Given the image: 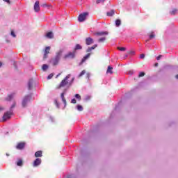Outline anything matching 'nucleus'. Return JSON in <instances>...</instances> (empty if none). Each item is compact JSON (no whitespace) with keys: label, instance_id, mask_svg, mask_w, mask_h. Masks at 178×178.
<instances>
[{"label":"nucleus","instance_id":"nucleus-1","mask_svg":"<svg viewBox=\"0 0 178 178\" xmlns=\"http://www.w3.org/2000/svg\"><path fill=\"white\" fill-rule=\"evenodd\" d=\"M15 106H16V103H14L11 107L9 111H7L4 113V115H3V122H6V120H8V119H10L12 115H13V110H12L13 108H15Z\"/></svg>","mask_w":178,"mask_h":178},{"label":"nucleus","instance_id":"nucleus-2","mask_svg":"<svg viewBox=\"0 0 178 178\" xmlns=\"http://www.w3.org/2000/svg\"><path fill=\"white\" fill-rule=\"evenodd\" d=\"M63 51L60 50L56 53V57L51 60V63L54 66H56L58 63H59V60H60V56H62Z\"/></svg>","mask_w":178,"mask_h":178},{"label":"nucleus","instance_id":"nucleus-3","mask_svg":"<svg viewBox=\"0 0 178 178\" xmlns=\"http://www.w3.org/2000/svg\"><path fill=\"white\" fill-rule=\"evenodd\" d=\"M76 56V51H70L68 52V54H65L64 56V59H74V58H75Z\"/></svg>","mask_w":178,"mask_h":178},{"label":"nucleus","instance_id":"nucleus-4","mask_svg":"<svg viewBox=\"0 0 178 178\" xmlns=\"http://www.w3.org/2000/svg\"><path fill=\"white\" fill-rule=\"evenodd\" d=\"M87 16H88V13H83L80 14L78 17V21L81 23L84 22V20L87 19Z\"/></svg>","mask_w":178,"mask_h":178},{"label":"nucleus","instance_id":"nucleus-5","mask_svg":"<svg viewBox=\"0 0 178 178\" xmlns=\"http://www.w3.org/2000/svg\"><path fill=\"white\" fill-rule=\"evenodd\" d=\"M31 99V95L26 96L22 101V106L24 108L27 106L29 102Z\"/></svg>","mask_w":178,"mask_h":178},{"label":"nucleus","instance_id":"nucleus-6","mask_svg":"<svg viewBox=\"0 0 178 178\" xmlns=\"http://www.w3.org/2000/svg\"><path fill=\"white\" fill-rule=\"evenodd\" d=\"M72 75L68 74L60 83V87H65V86H66V84H67V80H69V79H70V76Z\"/></svg>","mask_w":178,"mask_h":178},{"label":"nucleus","instance_id":"nucleus-7","mask_svg":"<svg viewBox=\"0 0 178 178\" xmlns=\"http://www.w3.org/2000/svg\"><path fill=\"white\" fill-rule=\"evenodd\" d=\"M33 9H34V11L36 13L40 12V10H41V8L40 7V1H36L35 2Z\"/></svg>","mask_w":178,"mask_h":178},{"label":"nucleus","instance_id":"nucleus-8","mask_svg":"<svg viewBox=\"0 0 178 178\" xmlns=\"http://www.w3.org/2000/svg\"><path fill=\"white\" fill-rule=\"evenodd\" d=\"M86 45H91V44H94V39L91 38H88L86 39Z\"/></svg>","mask_w":178,"mask_h":178},{"label":"nucleus","instance_id":"nucleus-9","mask_svg":"<svg viewBox=\"0 0 178 178\" xmlns=\"http://www.w3.org/2000/svg\"><path fill=\"white\" fill-rule=\"evenodd\" d=\"M39 165H41V159H36L33 162V166L34 168L39 166Z\"/></svg>","mask_w":178,"mask_h":178},{"label":"nucleus","instance_id":"nucleus-10","mask_svg":"<svg viewBox=\"0 0 178 178\" xmlns=\"http://www.w3.org/2000/svg\"><path fill=\"white\" fill-rule=\"evenodd\" d=\"M51 50L50 47H47L44 51V58H47L48 57V54H49V51Z\"/></svg>","mask_w":178,"mask_h":178},{"label":"nucleus","instance_id":"nucleus-11","mask_svg":"<svg viewBox=\"0 0 178 178\" xmlns=\"http://www.w3.org/2000/svg\"><path fill=\"white\" fill-rule=\"evenodd\" d=\"M24 145H26V143H18L17 145V149H23L24 148Z\"/></svg>","mask_w":178,"mask_h":178},{"label":"nucleus","instance_id":"nucleus-12","mask_svg":"<svg viewBox=\"0 0 178 178\" xmlns=\"http://www.w3.org/2000/svg\"><path fill=\"white\" fill-rule=\"evenodd\" d=\"M35 158H41L42 156V151H38L35 153Z\"/></svg>","mask_w":178,"mask_h":178},{"label":"nucleus","instance_id":"nucleus-13","mask_svg":"<svg viewBox=\"0 0 178 178\" xmlns=\"http://www.w3.org/2000/svg\"><path fill=\"white\" fill-rule=\"evenodd\" d=\"M91 56V53L88 54L86 56H85L81 60L82 63H84L85 60H87V59H88V58H90V56Z\"/></svg>","mask_w":178,"mask_h":178},{"label":"nucleus","instance_id":"nucleus-14","mask_svg":"<svg viewBox=\"0 0 178 178\" xmlns=\"http://www.w3.org/2000/svg\"><path fill=\"white\" fill-rule=\"evenodd\" d=\"M45 37H47V38H54V33L52 32H49L45 35Z\"/></svg>","mask_w":178,"mask_h":178},{"label":"nucleus","instance_id":"nucleus-15","mask_svg":"<svg viewBox=\"0 0 178 178\" xmlns=\"http://www.w3.org/2000/svg\"><path fill=\"white\" fill-rule=\"evenodd\" d=\"M28 88L29 90H31L33 88V79H30L28 82Z\"/></svg>","mask_w":178,"mask_h":178},{"label":"nucleus","instance_id":"nucleus-16","mask_svg":"<svg viewBox=\"0 0 178 178\" xmlns=\"http://www.w3.org/2000/svg\"><path fill=\"white\" fill-rule=\"evenodd\" d=\"M14 97H15V93H12L11 95H9L7 97L6 100L7 101H12V99H13Z\"/></svg>","mask_w":178,"mask_h":178},{"label":"nucleus","instance_id":"nucleus-17","mask_svg":"<svg viewBox=\"0 0 178 178\" xmlns=\"http://www.w3.org/2000/svg\"><path fill=\"white\" fill-rule=\"evenodd\" d=\"M97 47H98V44H95L94 46L89 47L86 52H91L92 51V49H95L97 48Z\"/></svg>","mask_w":178,"mask_h":178},{"label":"nucleus","instance_id":"nucleus-18","mask_svg":"<svg viewBox=\"0 0 178 178\" xmlns=\"http://www.w3.org/2000/svg\"><path fill=\"white\" fill-rule=\"evenodd\" d=\"M112 70H113V67H112V66L109 65L108 67L106 73H110V74H112V73H113V72Z\"/></svg>","mask_w":178,"mask_h":178},{"label":"nucleus","instance_id":"nucleus-19","mask_svg":"<svg viewBox=\"0 0 178 178\" xmlns=\"http://www.w3.org/2000/svg\"><path fill=\"white\" fill-rule=\"evenodd\" d=\"M61 99L63 104L66 106V99H65V92L61 93Z\"/></svg>","mask_w":178,"mask_h":178},{"label":"nucleus","instance_id":"nucleus-20","mask_svg":"<svg viewBox=\"0 0 178 178\" xmlns=\"http://www.w3.org/2000/svg\"><path fill=\"white\" fill-rule=\"evenodd\" d=\"M96 35H108V32H99L95 33Z\"/></svg>","mask_w":178,"mask_h":178},{"label":"nucleus","instance_id":"nucleus-21","mask_svg":"<svg viewBox=\"0 0 178 178\" xmlns=\"http://www.w3.org/2000/svg\"><path fill=\"white\" fill-rule=\"evenodd\" d=\"M113 15H115V10H113L107 12V16H113Z\"/></svg>","mask_w":178,"mask_h":178},{"label":"nucleus","instance_id":"nucleus-22","mask_svg":"<svg viewBox=\"0 0 178 178\" xmlns=\"http://www.w3.org/2000/svg\"><path fill=\"white\" fill-rule=\"evenodd\" d=\"M82 47L81 45H80L79 44H77L76 46H75V48H74V51L76 52V51L79 50V49H82Z\"/></svg>","mask_w":178,"mask_h":178},{"label":"nucleus","instance_id":"nucleus-23","mask_svg":"<svg viewBox=\"0 0 178 178\" xmlns=\"http://www.w3.org/2000/svg\"><path fill=\"white\" fill-rule=\"evenodd\" d=\"M76 109H77V111H79V112L83 111V106L79 105V104L77 105V106H76Z\"/></svg>","mask_w":178,"mask_h":178},{"label":"nucleus","instance_id":"nucleus-24","mask_svg":"<svg viewBox=\"0 0 178 178\" xmlns=\"http://www.w3.org/2000/svg\"><path fill=\"white\" fill-rule=\"evenodd\" d=\"M120 24H122V22L120 21V19H117L115 21V26H116V27H119V26H120Z\"/></svg>","mask_w":178,"mask_h":178},{"label":"nucleus","instance_id":"nucleus-25","mask_svg":"<svg viewBox=\"0 0 178 178\" xmlns=\"http://www.w3.org/2000/svg\"><path fill=\"white\" fill-rule=\"evenodd\" d=\"M42 71L45 72L48 69V65L47 64H44L42 67Z\"/></svg>","mask_w":178,"mask_h":178},{"label":"nucleus","instance_id":"nucleus-26","mask_svg":"<svg viewBox=\"0 0 178 178\" xmlns=\"http://www.w3.org/2000/svg\"><path fill=\"white\" fill-rule=\"evenodd\" d=\"M17 166H22V165H23V161H22V159L18 160V161L17 162Z\"/></svg>","mask_w":178,"mask_h":178},{"label":"nucleus","instance_id":"nucleus-27","mask_svg":"<svg viewBox=\"0 0 178 178\" xmlns=\"http://www.w3.org/2000/svg\"><path fill=\"white\" fill-rule=\"evenodd\" d=\"M178 10L177 9H173L171 12L170 14L171 15H176L177 13Z\"/></svg>","mask_w":178,"mask_h":178},{"label":"nucleus","instance_id":"nucleus-28","mask_svg":"<svg viewBox=\"0 0 178 178\" xmlns=\"http://www.w3.org/2000/svg\"><path fill=\"white\" fill-rule=\"evenodd\" d=\"M149 37L150 40H152V38H155V34H154V32H152Z\"/></svg>","mask_w":178,"mask_h":178},{"label":"nucleus","instance_id":"nucleus-29","mask_svg":"<svg viewBox=\"0 0 178 178\" xmlns=\"http://www.w3.org/2000/svg\"><path fill=\"white\" fill-rule=\"evenodd\" d=\"M86 74V70H83L79 75V77H81V76H84Z\"/></svg>","mask_w":178,"mask_h":178},{"label":"nucleus","instance_id":"nucleus-30","mask_svg":"<svg viewBox=\"0 0 178 178\" xmlns=\"http://www.w3.org/2000/svg\"><path fill=\"white\" fill-rule=\"evenodd\" d=\"M75 98H76V99H79L80 101V99H81V96H80V95L79 94H76Z\"/></svg>","mask_w":178,"mask_h":178},{"label":"nucleus","instance_id":"nucleus-31","mask_svg":"<svg viewBox=\"0 0 178 178\" xmlns=\"http://www.w3.org/2000/svg\"><path fill=\"white\" fill-rule=\"evenodd\" d=\"M105 40H106L105 38H101L100 39H99L98 42H104Z\"/></svg>","mask_w":178,"mask_h":178},{"label":"nucleus","instance_id":"nucleus-32","mask_svg":"<svg viewBox=\"0 0 178 178\" xmlns=\"http://www.w3.org/2000/svg\"><path fill=\"white\" fill-rule=\"evenodd\" d=\"M52 77H54V74H50L47 76V80H51V79H52Z\"/></svg>","mask_w":178,"mask_h":178},{"label":"nucleus","instance_id":"nucleus-33","mask_svg":"<svg viewBox=\"0 0 178 178\" xmlns=\"http://www.w3.org/2000/svg\"><path fill=\"white\" fill-rule=\"evenodd\" d=\"M143 76H145V73H144V72H140V73H139V75H138V77H143Z\"/></svg>","mask_w":178,"mask_h":178},{"label":"nucleus","instance_id":"nucleus-34","mask_svg":"<svg viewBox=\"0 0 178 178\" xmlns=\"http://www.w3.org/2000/svg\"><path fill=\"white\" fill-rule=\"evenodd\" d=\"M118 49H119V51H126L125 47H118Z\"/></svg>","mask_w":178,"mask_h":178},{"label":"nucleus","instance_id":"nucleus-35","mask_svg":"<svg viewBox=\"0 0 178 178\" xmlns=\"http://www.w3.org/2000/svg\"><path fill=\"white\" fill-rule=\"evenodd\" d=\"M144 58H145V55L144 54H140V59H144Z\"/></svg>","mask_w":178,"mask_h":178},{"label":"nucleus","instance_id":"nucleus-36","mask_svg":"<svg viewBox=\"0 0 178 178\" xmlns=\"http://www.w3.org/2000/svg\"><path fill=\"white\" fill-rule=\"evenodd\" d=\"M54 102L56 104V107L59 108V103L58 102V100H55Z\"/></svg>","mask_w":178,"mask_h":178},{"label":"nucleus","instance_id":"nucleus-37","mask_svg":"<svg viewBox=\"0 0 178 178\" xmlns=\"http://www.w3.org/2000/svg\"><path fill=\"white\" fill-rule=\"evenodd\" d=\"M163 56H162V55H159V56H158L156 58V59L157 60H159L160 59H161V58H162Z\"/></svg>","mask_w":178,"mask_h":178},{"label":"nucleus","instance_id":"nucleus-38","mask_svg":"<svg viewBox=\"0 0 178 178\" xmlns=\"http://www.w3.org/2000/svg\"><path fill=\"white\" fill-rule=\"evenodd\" d=\"M11 35L12 37H16V34L15 33V32L13 31H11Z\"/></svg>","mask_w":178,"mask_h":178},{"label":"nucleus","instance_id":"nucleus-39","mask_svg":"<svg viewBox=\"0 0 178 178\" xmlns=\"http://www.w3.org/2000/svg\"><path fill=\"white\" fill-rule=\"evenodd\" d=\"M76 99H72L71 100V103H72V104H76Z\"/></svg>","mask_w":178,"mask_h":178},{"label":"nucleus","instance_id":"nucleus-40","mask_svg":"<svg viewBox=\"0 0 178 178\" xmlns=\"http://www.w3.org/2000/svg\"><path fill=\"white\" fill-rule=\"evenodd\" d=\"M105 0H97V3H101L102 2H104Z\"/></svg>","mask_w":178,"mask_h":178},{"label":"nucleus","instance_id":"nucleus-41","mask_svg":"<svg viewBox=\"0 0 178 178\" xmlns=\"http://www.w3.org/2000/svg\"><path fill=\"white\" fill-rule=\"evenodd\" d=\"M4 2H7L8 3H9L10 1L9 0H3Z\"/></svg>","mask_w":178,"mask_h":178},{"label":"nucleus","instance_id":"nucleus-42","mask_svg":"<svg viewBox=\"0 0 178 178\" xmlns=\"http://www.w3.org/2000/svg\"><path fill=\"white\" fill-rule=\"evenodd\" d=\"M131 55H134V51H130Z\"/></svg>","mask_w":178,"mask_h":178},{"label":"nucleus","instance_id":"nucleus-43","mask_svg":"<svg viewBox=\"0 0 178 178\" xmlns=\"http://www.w3.org/2000/svg\"><path fill=\"white\" fill-rule=\"evenodd\" d=\"M129 74H133V71H129Z\"/></svg>","mask_w":178,"mask_h":178},{"label":"nucleus","instance_id":"nucleus-44","mask_svg":"<svg viewBox=\"0 0 178 178\" xmlns=\"http://www.w3.org/2000/svg\"><path fill=\"white\" fill-rule=\"evenodd\" d=\"M2 67V62H0V67Z\"/></svg>","mask_w":178,"mask_h":178},{"label":"nucleus","instance_id":"nucleus-45","mask_svg":"<svg viewBox=\"0 0 178 178\" xmlns=\"http://www.w3.org/2000/svg\"><path fill=\"white\" fill-rule=\"evenodd\" d=\"M42 6L44 8V6H47V4H43Z\"/></svg>","mask_w":178,"mask_h":178},{"label":"nucleus","instance_id":"nucleus-46","mask_svg":"<svg viewBox=\"0 0 178 178\" xmlns=\"http://www.w3.org/2000/svg\"><path fill=\"white\" fill-rule=\"evenodd\" d=\"M60 76V74H58L56 77H59Z\"/></svg>","mask_w":178,"mask_h":178},{"label":"nucleus","instance_id":"nucleus-47","mask_svg":"<svg viewBox=\"0 0 178 178\" xmlns=\"http://www.w3.org/2000/svg\"><path fill=\"white\" fill-rule=\"evenodd\" d=\"M155 66H156V67L158 66V63H156L155 64Z\"/></svg>","mask_w":178,"mask_h":178},{"label":"nucleus","instance_id":"nucleus-48","mask_svg":"<svg viewBox=\"0 0 178 178\" xmlns=\"http://www.w3.org/2000/svg\"><path fill=\"white\" fill-rule=\"evenodd\" d=\"M88 77H90V74H87Z\"/></svg>","mask_w":178,"mask_h":178},{"label":"nucleus","instance_id":"nucleus-49","mask_svg":"<svg viewBox=\"0 0 178 178\" xmlns=\"http://www.w3.org/2000/svg\"><path fill=\"white\" fill-rule=\"evenodd\" d=\"M175 77H176V79H178V74H177V75H176V76H175Z\"/></svg>","mask_w":178,"mask_h":178},{"label":"nucleus","instance_id":"nucleus-50","mask_svg":"<svg viewBox=\"0 0 178 178\" xmlns=\"http://www.w3.org/2000/svg\"><path fill=\"white\" fill-rule=\"evenodd\" d=\"M72 81H74V78H72Z\"/></svg>","mask_w":178,"mask_h":178},{"label":"nucleus","instance_id":"nucleus-51","mask_svg":"<svg viewBox=\"0 0 178 178\" xmlns=\"http://www.w3.org/2000/svg\"><path fill=\"white\" fill-rule=\"evenodd\" d=\"M2 109H3V108H2V107H0V111H2Z\"/></svg>","mask_w":178,"mask_h":178},{"label":"nucleus","instance_id":"nucleus-52","mask_svg":"<svg viewBox=\"0 0 178 178\" xmlns=\"http://www.w3.org/2000/svg\"><path fill=\"white\" fill-rule=\"evenodd\" d=\"M50 119H51V122H54V120H52V118L51 117Z\"/></svg>","mask_w":178,"mask_h":178},{"label":"nucleus","instance_id":"nucleus-53","mask_svg":"<svg viewBox=\"0 0 178 178\" xmlns=\"http://www.w3.org/2000/svg\"><path fill=\"white\" fill-rule=\"evenodd\" d=\"M6 156H9V154H6Z\"/></svg>","mask_w":178,"mask_h":178}]
</instances>
